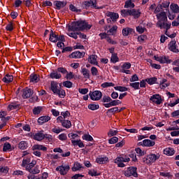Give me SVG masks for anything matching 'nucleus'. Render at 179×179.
I'll list each match as a JSON object with an SVG mask.
<instances>
[{
  "label": "nucleus",
  "instance_id": "1",
  "mask_svg": "<svg viewBox=\"0 0 179 179\" xmlns=\"http://www.w3.org/2000/svg\"><path fill=\"white\" fill-rule=\"evenodd\" d=\"M92 24H89L86 20H79L78 21L72 22L69 26L70 31H83L84 30H90Z\"/></svg>",
  "mask_w": 179,
  "mask_h": 179
},
{
  "label": "nucleus",
  "instance_id": "2",
  "mask_svg": "<svg viewBox=\"0 0 179 179\" xmlns=\"http://www.w3.org/2000/svg\"><path fill=\"white\" fill-rule=\"evenodd\" d=\"M120 13L123 17H126V16H133L134 19H139L141 17V10L132 8L129 9H123L121 10Z\"/></svg>",
  "mask_w": 179,
  "mask_h": 179
},
{
  "label": "nucleus",
  "instance_id": "3",
  "mask_svg": "<svg viewBox=\"0 0 179 179\" xmlns=\"http://www.w3.org/2000/svg\"><path fill=\"white\" fill-rule=\"evenodd\" d=\"M125 177L129 178L131 177H134V178H138L139 174H138V168L136 166H129L124 171V173Z\"/></svg>",
  "mask_w": 179,
  "mask_h": 179
},
{
  "label": "nucleus",
  "instance_id": "4",
  "mask_svg": "<svg viewBox=\"0 0 179 179\" xmlns=\"http://www.w3.org/2000/svg\"><path fill=\"white\" fill-rule=\"evenodd\" d=\"M84 9L88 10L89 8L92 9H104V6H97V0H90L84 1Z\"/></svg>",
  "mask_w": 179,
  "mask_h": 179
},
{
  "label": "nucleus",
  "instance_id": "5",
  "mask_svg": "<svg viewBox=\"0 0 179 179\" xmlns=\"http://www.w3.org/2000/svg\"><path fill=\"white\" fill-rule=\"evenodd\" d=\"M159 159H160V155L150 154L143 158V162L145 163V164H152L155 163L156 160H159Z\"/></svg>",
  "mask_w": 179,
  "mask_h": 179
},
{
  "label": "nucleus",
  "instance_id": "6",
  "mask_svg": "<svg viewBox=\"0 0 179 179\" xmlns=\"http://www.w3.org/2000/svg\"><path fill=\"white\" fill-rule=\"evenodd\" d=\"M130 161L131 159L129 157H117L114 160V163L117 164V167L124 168L126 166L124 163H128Z\"/></svg>",
  "mask_w": 179,
  "mask_h": 179
},
{
  "label": "nucleus",
  "instance_id": "7",
  "mask_svg": "<svg viewBox=\"0 0 179 179\" xmlns=\"http://www.w3.org/2000/svg\"><path fill=\"white\" fill-rule=\"evenodd\" d=\"M89 96L91 100H93V101H99V100H101V97H103V93H101V92L99 90H96L94 92L90 91Z\"/></svg>",
  "mask_w": 179,
  "mask_h": 179
},
{
  "label": "nucleus",
  "instance_id": "8",
  "mask_svg": "<svg viewBox=\"0 0 179 179\" xmlns=\"http://www.w3.org/2000/svg\"><path fill=\"white\" fill-rule=\"evenodd\" d=\"M168 48L171 52H175L176 54L179 52L178 46H177V41H176V39L171 41L168 44Z\"/></svg>",
  "mask_w": 179,
  "mask_h": 179
},
{
  "label": "nucleus",
  "instance_id": "9",
  "mask_svg": "<svg viewBox=\"0 0 179 179\" xmlns=\"http://www.w3.org/2000/svg\"><path fill=\"white\" fill-rule=\"evenodd\" d=\"M70 169L71 167H69V165H67V166L62 165L56 168V171H59V173L61 176H66Z\"/></svg>",
  "mask_w": 179,
  "mask_h": 179
},
{
  "label": "nucleus",
  "instance_id": "10",
  "mask_svg": "<svg viewBox=\"0 0 179 179\" xmlns=\"http://www.w3.org/2000/svg\"><path fill=\"white\" fill-rule=\"evenodd\" d=\"M22 99H30L31 96H33V90L29 87H25L22 90Z\"/></svg>",
  "mask_w": 179,
  "mask_h": 179
},
{
  "label": "nucleus",
  "instance_id": "11",
  "mask_svg": "<svg viewBox=\"0 0 179 179\" xmlns=\"http://www.w3.org/2000/svg\"><path fill=\"white\" fill-rule=\"evenodd\" d=\"M150 101H152V103H155V104H157L159 106V104H162V96L159 94H153L150 98Z\"/></svg>",
  "mask_w": 179,
  "mask_h": 179
},
{
  "label": "nucleus",
  "instance_id": "12",
  "mask_svg": "<svg viewBox=\"0 0 179 179\" xmlns=\"http://www.w3.org/2000/svg\"><path fill=\"white\" fill-rule=\"evenodd\" d=\"M83 55V53H82L80 51H75L73 52L71 54H70L68 56V58H70L71 59H79L80 58H82Z\"/></svg>",
  "mask_w": 179,
  "mask_h": 179
},
{
  "label": "nucleus",
  "instance_id": "13",
  "mask_svg": "<svg viewBox=\"0 0 179 179\" xmlns=\"http://www.w3.org/2000/svg\"><path fill=\"white\" fill-rule=\"evenodd\" d=\"M106 16H108V17H110L112 20V22H117V20H118V18L120 17V15H118L117 13H113V12H110L108 11L106 13Z\"/></svg>",
  "mask_w": 179,
  "mask_h": 179
},
{
  "label": "nucleus",
  "instance_id": "14",
  "mask_svg": "<svg viewBox=\"0 0 179 179\" xmlns=\"http://www.w3.org/2000/svg\"><path fill=\"white\" fill-rule=\"evenodd\" d=\"M50 90H52L53 94H57V93L59 92V88H58V83L57 81H51Z\"/></svg>",
  "mask_w": 179,
  "mask_h": 179
},
{
  "label": "nucleus",
  "instance_id": "15",
  "mask_svg": "<svg viewBox=\"0 0 179 179\" xmlns=\"http://www.w3.org/2000/svg\"><path fill=\"white\" fill-rule=\"evenodd\" d=\"M51 120V117L50 116H41L38 119V125H43V124H45V122H48Z\"/></svg>",
  "mask_w": 179,
  "mask_h": 179
},
{
  "label": "nucleus",
  "instance_id": "16",
  "mask_svg": "<svg viewBox=\"0 0 179 179\" xmlns=\"http://www.w3.org/2000/svg\"><path fill=\"white\" fill-rule=\"evenodd\" d=\"M97 58V55H91L88 57V61H90V64H92V65H96V66H99Z\"/></svg>",
  "mask_w": 179,
  "mask_h": 179
},
{
  "label": "nucleus",
  "instance_id": "17",
  "mask_svg": "<svg viewBox=\"0 0 179 179\" xmlns=\"http://www.w3.org/2000/svg\"><path fill=\"white\" fill-rule=\"evenodd\" d=\"M122 33L124 37H127V36H129V34H132L133 33H135V29L130 27H126L122 30Z\"/></svg>",
  "mask_w": 179,
  "mask_h": 179
},
{
  "label": "nucleus",
  "instance_id": "18",
  "mask_svg": "<svg viewBox=\"0 0 179 179\" xmlns=\"http://www.w3.org/2000/svg\"><path fill=\"white\" fill-rule=\"evenodd\" d=\"M157 18L162 22H167V14L165 11H162L161 13L157 14Z\"/></svg>",
  "mask_w": 179,
  "mask_h": 179
},
{
  "label": "nucleus",
  "instance_id": "19",
  "mask_svg": "<svg viewBox=\"0 0 179 179\" xmlns=\"http://www.w3.org/2000/svg\"><path fill=\"white\" fill-rule=\"evenodd\" d=\"M49 41L51 43H57L58 41V34L51 30L50 34Z\"/></svg>",
  "mask_w": 179,
  "mask_h": 179
},
{
  "label": "nucleus",
  "instance_id": "20",
  "mask_svg": "<svg viewBox=\"0 0 179 179\" xmlns=\"http://www.w3.org/2000/svg\"><path fill=\"white\" fill-rule=\"evenodd\" d=\"M48 148L47 147L40 145V144H35L32 146V150H42V152H47Z\"/></svg>",
  "mask_w": 179,
  "mask_h": 179
},
{
  "label": "nucleus",
  "instance_id": "21",
  "mask_svg": "<svg viewBox=\"0 0 179 179\" xmlns=\"http://www.w3.org/2000/svg\"><path fill=\"white\" fill-rule=\"evenodd\" d=\"M143 147L145 148H152L156 145V142L150 140V139H145L143 140Z\"/></svg>",
  "mask_w": 179,
  "mask_h": 179
},
{
  "label": "nucleus",
  "instance_id": "22",
  "mask_svg": "<svg viewBox=\"0 0 179 179\" xmlns=\"http://www.w3.org/2000/svg\"><path fill=\"white\" fill-rule=\"evenodd\" d=\"M54 5L56 6V9L59 10L62 8H65V6H66V3H65V1H54Z\"/></svg>",
  "mask_w": 179,
  "mask_h": 179
},
{
  "label": "nucleus",
  "instance_id": "23",
  "mask_svg": "<svg viewBox=\"0 0 179 179\" xmlns=\"http://www.w3.org/2000/svg\"><path fill=\"white\" fill-rule=\"evenodd\" d=\"M2 81L4 83H10L13 82V76L10 75L9 73H7L3 78Z\"/></svg>",
  "mask_w": 179,
  "mask_h": 179
},
{
  "label": "nucleus",
  "instance_id": "24",
  "mask_svg": "<svg viewBox=\"0 0 179 179\" xmlns=\"http://www.w3.org/2000/svg\"><path fill=\"white\" fill-rule=\"evenodd\" d=\"M135 2V0H127L125 1L124 8L126 9H128V8H130L131 9H134L135 8V3H132Z\"/></svg>",
  "mask_w": 179,
  "mask_h": 179
},
{
  "label": "nucleus",
  "instance_id": "25",
  "mask_svg": "<svg viewBox=\"0 0 179 179\" xmlns=\"http://www.w3.org/2000/svg\"><path fill=\"white\" fill-rule=\"evenodd\" d=\"M50 78L51 79H61L62 76L61 73H58V71H53L52 73H50Z\"/></svg>",
  "mask_w": 179,
  "mask_h": 179
},
{
  "label": "nucleus",
  "instance_id": "26",
  "mask_svg": "<svg viewBox=\"0 0 179 179\" xmlns=\"http://www.w3.org/2000/svg\"><path fill=\"white\" fill-rule=\"evenodd\" d=\"M29 80L31 83H38V82H40V78H38L36 73H31L29 76Z\"/></svg>",
  "mask_w": 179,
  "mask_h": 179
},
{
  "label": "nucleus",
  "instance_id": "27",
  "mask_svg": "<svg viewBox=\"0 0 179 179\" xmlns=\"http://www.w3.org/2000/svg\"><path fill=\"white\" fill-rule=\"evenodd\" d=\"M96 163L99 164H106L107 162H108V157H99L96 159Z\"/></svg>",
  "mask_w": 179,
  "mask_h": 179
},
{
  "label": "nucleus",
  "instance_id": "28",
  "mask_svg": "<svg viewBox=\"0 0 179 179\" xmlns=\"http://www.w3.org/2000/svg\"><path fill=\"white\" fill-rule=\"evenodd\" d=\"M71 143L74 146H78L79 148H85V144L83 143V141L82 140H71Z\"/></svg>",
  "mask_w": 179,
  "mask_h": 179
},
{
  "label": "nucleus",
  "instance_id": "29",
  "mask_svg": "<svg viewBox=\"0 0 179 179\" xmlns=\"http://www.w3.org/2000/svg\"><path fill=\"white\" fill-rule=\"evenodd\" d=\"M176 153L174 148H167L164 150V155L166 156H173Z\"/></svg>",
  "mask_w": 179,
  "mask_h": 179
},
{
  "label": "nucleus",
  "instance_id": "30",
  "mask_svg": "<svg viewBox=\"0 0 179 179\" xmlns=\"http://www.w3.org/2000/svg\"><path fill=\"white\" fill-rule=\"evenodd\" d=\"M34 139L35 141H43L44 139V134L42 131H38L34 135Z\"/></svg>",
  "mask_w": 179,
  "mask_h": 179
},
{
  "label": "nucleus",
  "instance_id": "31",
  "mask_svg": "<svg viewBox=\"0 0 179 179\" xmlns=\"http://www.w3.org/2000/svg\"><path fill=\"white\" fill-rule=\"evenodd\" d=\"M29 148V143H27V141H20L18 143V148L20 149V150H26Z\"/></svg>",
  "mask_w": 179,
  "mask_h": 179
},
{
  "label": "nucleus",
  "instance_id": "32",
  "mask_svg": "<svg viewBox=\"0 0 179 179\" xmlns=\"http://www.w3.org/2000/svg\"><path fill=\"white\" fill-rule=\"evenodd\" d=\"M145 81L150 86H152V85H156V84L159 83H157V78L156 77H152V78H146Z\"/></svg>",
  "mask_w": 179,
  "mask_h": 179
},
{
  "label": "nucleus",
  "instance_id": "33",
  "mask_svg": "<svg viewBox=\"0 0 179 179\" xmlns=\"http://www.w3.org/2000/svg\"><path fill=\"white\" fill-rule=\"evenodd\" d=\"M81 73L85 79H90V71L89 69L86 68L82 69Z\"/></svg>",
  "mask_w": 179,
  "mask_h": 179
},
{
  "label": "nucleus",
  "instance_id": "34",
  "mask_svg": "<svg viewBox=\"0 0 179 179\" xmlns=\"http://www.w3.org/2000/svg\"><path fill=\"white\" fill-rule=\"evenodd\" d=\"M62 126L64 128H66V129H69V128L72 127V122H71V120H64L62 123Z\"/></svg>",
  "mask_w": 179,
  "mask_h": 179
},
{
  "label": "nucleus",
  "instance_id": "35",
  "mask_svg": "<svg viewBox=\"0 0 179 179\" xmlns=\"http://www.w3.org/2000/svg\"><path fill=\"white\" fill-rule=\"evenodd\" d=\"M9 173V167L8 166H0V175L6 176Z\"/></svg>",
  "mask_w": 179,
  "mask_h": 179
},
{
  "label": "nucleus",
  "instance_id": "36",
  "mask_svg": "<svg viewBox=\"0 0 179 179\" xmlns=\"http://www.w3.org/2000/svg\"><path fill=\"white\" fill-rule=\"evenodd\" d=\"M12 151V145L8 142H6L3 146V152H11Z\"/></svg>",
  "mask_w": 179,
  "mask_h": 179
},
{
  "label": "nucleus",
  "instance_id": "37",
  "mask_svg": "<svg viewBox=\"0 0 179 179\" xmlns=\"http://www.w3.org/2000/svg\"><path fill=\"white\" fill-rule=\"evenodd\" d=\"M110 62H113V64H117V62H120V58L118 57L117 53L111 55Z\"/></svg>",
  "mask_w": 179,
  "mask_h": 179
},
{
  "label": "nucleus",
  "instance_id": "38",
  "mask_svg": "<svg viewBox=\"0 0 179 179\" xmlns=\"http://www.w3.org/2000/svg\"><path fill=\"white\" fill-rule=\"evenodd\" d=\"M37 164V162L35 160H33L31 162H29L28 165L26 166V170L27 171H29V170H31V169H34V165Z\"/></svg>",
  "mask_w": 179,
  "mask_h": 179
},
{
  "label": "nucleus",
  "instance_id": "39",
  "mask_svg": "<svg viewBox=\"0 0 179 179\" xmlns=\"http://www.w3.org/2000/svg\"><path fill=\"white\" fill-rule=\"evenodd\" d=\"M162 10H167L170 6V2L163 1L161 4Z\"/></svg>",
  "mask_w": 179,
  "mask_h": 179
},
{
  "label": "nucleus",
  "instance_id": "40",
  "mask_svg": "<svg viewBox=\"0 0 179 179\" xmlns=\"http://www.w3.org/2000/svg\"><path fill=\"white\" fill-rule=\"evenodd\" d=\"M8 108L10 110V111H11V110H19V108H20V104H17L16 103H13L10 105H8Z\"/></svg>",
  "mask_w": 179,
  "mask_h": 179
},
{
  "label": "nucleus",
  "instance_id": "41",
  "mask_svg": "<svg viewBox=\"0 0 179 179\" xmlns=\"http://www.w3.org/2000/svg\"><path fill=\"white\" fill-rule=\"evenodd\" d=\"M42 110L43 106H37L34 107L32 111L34 115H38V114H40V113H41Z\"/></svg>",
  "mask_w": 179,
  "mask_h": 179
},
{
  "label": "nucleus",
  "instance_id": "42",
  "mask_svg": "<svg viewBox=\"0 0 179 179\" xmlns=\"http://www.w3.org/2000/svg\"><path fill=\"white\" fill-rule=\"evenodd\" d=\"M129 86L132 87L134 90H139V89H141L139 82L131 83L129 84Z\"/></svg>",
  "mask_w": 179,
  "mask_h": 179
},
{
  "label": "nucleus",
  "instance_id": "43",
  "mask_svg": "<svg viewBox=\"0 0 179 179\" xmlns=\"http://www.w3.org/2000/svg\"><path fill=\"white\" fill-rule=\"evenodd\" d=\"M82 138L83 141H87V142H92L93 137L89 134H85L83 136Z\"/></svg>",
  "mask_w": 179,
  "mask_h": 179
},
{
  "label": "nucleus",
  "instance_id": "44",
  "mask_svg": "<svg viewBox=\"0 0 179 179\" xmlns=\"http://www.w3.org/2000/svg\"><path fill=\"white\" fill-rule=\"evenodd\" d=\"M72 51H73V47L66 46L62 48V54H65V52H72Z\"/></svg>",
  "mask_w": 179,
  "mask_h": 179
},
{
  "label": "nucleus",
  "instance_id": "45",
  "mask_svg": "<svg viewBox=\"0 0 179 179\" xmlns=\"http://www.w3.org/2000/svg\"><path fill=\"white\" fill-rule=\"evenodd\" d=\"M80 169H83V166H82V164L79 162L74 163V166L72 168L73 171H78Z\"/></svg>",
  "mask_w": 179,
  "mask_h": 179
},
{
  "label": "nucleus",
  "instance_id": "46",
  "mask_svg": "<svg viewBox=\"0 0 179 179\" xmlns=\"http://www.w3.org/2000/svg\"><path fill=\"white\" fill-rule=\"evenodd\" d=\"M170 8L173 13H179V6L177 4H171Z\"/></svg>",
  "mask_w": 179,
  "mask_h": 179
},
{
  "label": "nucleus",
  "instance_id": "47",
  "mask_svg": "<svg viewBox=\"0 0 179 179\" xmlns=\"http://www.w3.org/2000/svg\"><path fill=\"white\" fill-rule=\"evenodd\" d=\"M56 94L59 96V97H61V99H64V97L66 96V93L65 92V90H64L63 89H59V92L56 93Z\"/></svg>",
  "mask_w": 179,
  "mask_h": 179
},
{
  "label": "nucleus",
  "instance_id": "48",
  "mask_svg": "<svg viewBox=\"0 0 179 179\" xmlns=\"http://www.w3.org/2000/svg\"><path fill=\"white\" fill-rule=\"evenodd\" d=\"M88 108L89 110H92V111H94L95 110H99L100 106L99 104H89Z\"/></svg>",
  "mask_w": 179,
  "mask_h": 179
},
{
  "label": "nucleus",
  "instance_id": "49",
  "mask_svg": "<svg viewBox=\"0 0 179 179\" xmlns=\"http://www.w3.org/2000/svg\"><path fill=\"white\" fill-rule=\"evenodd\" d=\"M29 173H30L31 174H38L40 173V169H38V167L35 166L34 168H32L31 169H29V171H28Z\"/></svg>",
  "mask_w": 179,
  "mask_h": 179
},
{
  "label": "nucleus",
  "instance_id": "50",
  "mask_svg": "<svg viewBox=\"0 0 179 179\" xmlns=\"http://www.w3.org/2000/svg\"><path fill=\"white\" fill-rule=\"evenodd\" d=\"M113 86H115V85L113 83H103L101 85V87L103 89H106V87H113Z\"/></svg>",
  "mask_w": 179,
  "mask_h": 179
},
{
  "label": "nucleus",
  "instance_id": "51",
  "mask_svg": "<svg viewBox=\"0 0 179 179\" xmlns=\"http://www.w3.org/2000/svg\"><path fill=\"white\" fill-rule=\"evenodd\" d=\"M115 90H117L118 92H128V88L127 87L122 86H116L114 87Z\"/></svg>",
  "mask_w": 179,
  "mask_h": 179
},
{
  "label": "nucleus",
  "instance_id": "52",
  "mask_svg": "<svg viewBox=\"0 0 179 179\" xmlns=\"http://www.w3.org/2000/svg\"><path fill=\"white\" fill-rule=\"evenodd\" d=\"M73 83L69 80H66L63 82V86L64 87H66L67 89H71V87H72Z\"/></svg>",
  "mask_w": 179,
  "mask_h": 179
},
{
  "label": "nucleus",
  "instance_id": "53",
  "mask_svg": "<svg viewBox=\"0 0 179 179\" xmlns=\"http://www.w3.org/2000/svg\"><path fill=\"white\" fill-rule=\"evenodd\" d=\"M69 9L71 10V12H76V13L82 12V10L78 9L76 6H73V4H70Z\"/></svg>",
  "mask_w": 179,
  "mask_h": 179
},
{
  "label": "nucleus",
  "instance_id": "54",
  "mask_svg": "<svg viewBox=\"0 0 179 179\" xmlns=\"http://www.w3.org/2000/svg\"><path fill=\"white\" fill-rule=\"evenodd\" d=\"M88 174H89V176H91V177H97V176H100V173H98L97 171H95L94 169L90 170L88 171Z\"/></svg>",
  "mask_w": 179,
  "mask_h": 179
},
{
  "label": "nucleus",
  "instance_id": "55",
  "mask_svg": "<svg viewBox=\"0 0 179 179\" xmlns=\"http://www.w3.org/2000/svg\"><path fill=\"white\" fill-rule=\"evenodd\" d=\"M118 29V27L117 25H115L112 27L108 31L107 33H111L112 36H114V33H117V30Z\"/></svg>",
  "mask_w": 179,
  "mask_h": 179
},
{
  "label": "nucleus",
  "instance_id": "56",
  "mask_svg": "<svg viewBox=\"0 0 179 179\" xmlns=\"http://www.w3.org/2000/svg\"><path fill=\"white\" fill-rule=\"evenodd\" d=\"M117 142H118V137L117 136H113L108 140L110 145H114V143H117Z\"/></svg>",
  "mask_w": 179,
  "mask_h": 179
},
{
  "label": "nucleus",
  "instance_id": "57",
  "mask_svg": "<svg viewBox=\"0 0 179 179\" xmlns=\"http://www.w3.org/2000/svg\"><path fill=\"white\" fill-rule=\"evenodd\" d=\"M101 101L102 103H110L111 101V97L109 96H103Z\"/></svg>",
  "mask_w": 179,
  "mask_h": 179
},
{
  "label": "nucleus",
  "instance_id": "58",
  "mask_svg": "<svg viewBox=\"0 0 179 179\" xmlns=\"http://www.w3.org/2000/svg\"><path fill=\"white\" fill-rule=\"evenodd\" d=\"M30 163V158L24 159L22 162V167H25Z\"/></svg>",
  "mask_w": 179,
  "mask_h": 179
},
{
  "label": "nucleus",
  "instance_id": "59",
  "mask_svg": "<svg viewBox=\"0 0 179 179\" xmlns=\"http://www.w3.org/2000/svg\"><path fill=\"white\" fill-rule=\"evenodd\" d=\"M6 30H7V31H13V22H10L6 26Z\"/></svg>",
  "mask_w": 179,
  "mask_h": 179
},
{
  "label": "nucleus",
  "instance_id": "60",
  "mask_svg": "<svg viewBox=\"0 0 179 179\" xmlns=\"http://www.w3.org/2000/svg\"><path fill=\"white\" fill-rule=\"evenodd\" d=\"M58 139H59V141H66L68 136H66L65 133H62L58 136Z\"/></svg>",
  "mask_w": 179,
  "mask_h": 179
},
{
  "label": "nucleus",
  "instance_id": "61",
  "mask_svg": "<svg viewBox=\"0 0 179 179\" xmlns=\"http://www.w3.org/2000/svg\"><path fill=\"white\" fill-rule=\"evenodd\" d=\"M121 101L120 100H113L111 99V101H110V104L112 105V107H114L115 106H118L120 104H121Z\"/></svg>",
  "mask_w": 179,
  "mask_h": 179
},
{
  "label": "nucleus",
  "instance_id": "62",
  "mask_svg": "<svg viewBox=\"0 0 179 179\" xmlns=\"http://www.w3.org/2000/svg\"><path fill=\"white\" fill-rule=\"evenodd\" d=\"M122 69H131V63L129 62H124L122 66Z\"/></svg>",
  "mask_w": 179,
  "mask_h": 179
},
{
  "label": "nucleus",
  "instance_id": "63",
  "mask_svg": "<svg viewBox=\"0 0 179 179\" xmlns=\"http://www.w3.org/2000/svg\"><path fill=\"white\" fill-rule=\"evenodd\" d=\"M117 134H118L117 130L110 129L109 132L108 133V136H115V135H117Z\"/></svg>",
  "mask_w": 179,
  "mask_h": 179
},
{
  "label": "nucleus",
  "instance_id": "64",
  "mask_svg": "<svg viewBox=\"0 0 179 179\" xmlns=\"http://www.w3.org/2000/svg\"><path fill=\"white\" fill-rule=\"evenodd\" d=\"M166 21H158L157 22V26L158 27H159L161 29H164V26H166V24H167V22H166Z\"/></svg>",
  "mask_w": 179,
  "mask_h": 179
}]
</instances>
